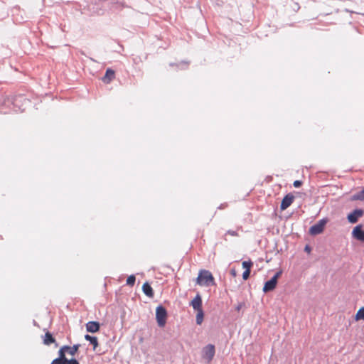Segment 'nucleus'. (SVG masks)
<instances>
[{"label": "nucleus", "mask_w": 364, "mask_h": 364, "mask_svg": "<svg viewBox=\"0 0 364 364\" xmlns=\"http://www.w3.org/2000/svg\"><path fill=\"white\" fill-rule=\"evenodd\" d=\"M196 283L200 286L209 287L215 284L214 277L208 270L202 269L199 272Z\"/></svg>", "instance_id": "nucleus-1"}, {"label": "nucleus", "mask_w": 364, "mask_h": 364, "mask_svg": "<svg viewBox=\"0 0 364 364\" xmlns=\"http://www.w3.org/2000/svg\"><path fill=\"white\" fill-rule=\"evenodd\" d=\"M167 311L166 309L159 305L156 309V318L159 326L164 327L166 322Z\"/></svg>", "instance_id": "nucleus-2"}, {"label": "nucleus", "mask_w": 364, "mask_h": 364, "mask_svg": "<svg viewBox=\"0 0 364 364\" xmlns=\"http://www.w3.org/2000/svg\"><path fill=\"white\" fill-rule=\"evenodd\" d=\"M282 272V270L278 271L270 280L265 282L264 287H263V291L264 292H268L270 291H272L275 289L277 284V279L281 276Z\"/></svg>", "instance_id": "nucleus-3"}, {"label": "nucleus", "mask_w": 364, "mask_h": 364, "mask_svg": "<svg viewBox=\"0 0 364 364\" xmlns=\"http://www.w3.org/2000/svg\"><path fill=\"white\" fill-rule=\"evenodd\" d=\"M215 346L212 344H208L202 350V358L207 363H210L213 360L215 355Z\"/></svg>", "instance_id": "nucleus-4"}, {"label": "nucleus", "mask_w": 364, "mask_h": 364, "mask_svg": "<svg viewBox=\"0 0 364 364\" xmlns=\"http://www.w3.org/2000/svg\"><path fill=\"white\" fill-rule=\"evenodd\" d=\"M328 220L326 218H323L320 220L318 223L313 225L309 228V233L311 235H316L321 233L323 231L324 227L327 223Z\"/></svg>", "instance_id": "nucleus-5"}, {"label": "nucleus", "mask_w": 364, "mask_h": 364, "mask_svg": "<svg viewBox=\"0 0 364 364\" xmlns=\"http://www.w3.org/2000/svg\"><path fill=\"white\" fill-rule=\"evenodd\" d=\"M363 210L361 209H355L350 214H348L347 218L350 223H355L358 218L363 216Z\"/></svg>", "instance_id": "nucleus-6"}, {"label": "nucleus", "mask_w": 364, "mask_h": 364, "mask_svg": "<svg viewBox=\"0 0 364 364\" xmlns=\"http://www.w3.org/2000/svg\"><path fill=\"white\" fill-rule=\"evenodd\" d=\"M294 200V196L291 193L286 195L282 200L280 208L284 210L289 207Z\"/></svg>", "instance_id": "nucleus-7"}, {"label": "nucleus", "mask_w": 364, "mask_h": 364, "mask_svg": "<svg viewBox=\"0 0 364 364\" xmlns=\"http://www.w3.org/2000/svg\"><path fill=\"white\" fill-rule=\"evenodd\" d=\"M352 235L358 240L364 242V230H362L361 225H358L354 228Z\"/></svg>", "instance_id": "nucleus-8"}, {"label": "nucleus", "mask_w": 364, "mask_h": 364, "mask_svg": "<svg viewBox=\"0 0 364 364\" xmlns=\"http://www.w3.org/2000/svg\"><path fill=\"white\" fill-rule=\"evenodd\" d=\"M191 306L194 310H202V299L199 294H197L195 298L191 301Z\"/></svg>", "instance_id": "nucleus-9"}, {"label": "nucleus", "mask_w": 364, "mask_h": 364, "mask_svg": "<svg viewBox=\"0 0 364 364\" xmlns=\"http://www.w3.org/2000/svg\"><path fill=\"white\" fill-rule=\"evenodd\" d=\"M100 326L97 321H89L86 323V330L90 333H96L100 330Z\"/></svg>", "instance_id": "nucleus-10"}, {"label": "nucleus", "mask_w": 364, "mask_h": 364, "mask_svg": "<svg viewBox=\"0 0 364 364\" xmlns=\"http://www.w3.org/2000/svg\"><path fill=\"white\" fill-rule=\"evenodd\" d=\"M115 77L114 71L110 68L106 70L105 75L102 78L105 83H109Z\"/></svg>", "instance_id": "nucleus-11"}, {"label": "nucleus", "mask_w": 364, "mask_h": 364, "mask_svg": "<svg viewBox=\"0 0 364 364\" xmlns=\"http://www.w3.org/2000/svg\"><path fill=\"white\" fill-rule=\"evenodd\" d=\"M143 292L149 297L154 296V291L152 287L147 283H144L142 286Z\"/></svg>", "instance_id": "nucleus-12"}, {"label": "nucleus", "mask_w": 364, "mask_h": 364, "mask_svg": "<svg viewBox=\"0 0 364 364\" xmlns=\"http://www.w3.org/2000/svg\"><path fill=\"white\" fill-rule=\"evenodd\" d=\"M53 343H55V340L53 337L52 334L50 332L46 333L43 338V343L46 346H49Z\"/></svg>", "instance_id": "nucleus-13"}, {"label": "nucleus", "mask_w": 364, "mask_h": 364, "mask_svg": "<svg viewBox=\"0 0 364 364\" xmlns=\"http://www.w3.org/2000/svg\"><path fill=\"white\" fill-rule=\"evenodd\" d=\"M85 339L88 341L92 345H93V348L95 349L98 346L97 338L95 336H92L88 334L85 336Z\"/></svg>", "instance_id": "nucleus-14"}, {"label": "nucleus", "mask_w": 364, "mask_h": 364, "mask_svg": "<svg viewBox=\"0 0 364 364\" xmlns=\"http://www.w3.org/2000/svg\"><path fill=\"white\" fill-rule=\"evenodd\" d=\"M66 348V351L71 355H75L78 350V348L80 347L79 344L74 345L73 346L70 347L68 346H64Z\"/></svg>", "instance_id": "nucleus-15"}, {"label": "nucleus", "mask_w": 364, "mask_h": 364, "mask_svg": "<svg viewBox=\"0 0 364 364\" xmlns=\"http://www.w3.org/2000/svg\"><path fill=\"white\" fill-rule=\"evenodd\" d=\"M65 352L66 351V348L65 346H63L58 351V355H59V357L57 358L56 359H60V360L61 361H63V362H66L68 358H66L65 357Z\"/></svg>", "instance_id": "nucleus-16"}, {"label": "nucleus", "mask_w": 364, "mask_h": 364, "mask_svg": "<svg viewBox=\"0 0 364 364\" xmlns=\"http://www.w3.org/2000/svg\"><path fill=\"white\" fill-rule=\"evenodd\" d=\"M355 321L363 320L364 321V307L360 308L355 314Z\"/></svg>", "instance_id": "nucleus-17"}, {"label": "nucleus", "mask_w": 364, "mask_h": 364, "mask_svg": "<svg viewBox=\"0 0 364 364\" xmlns=\"http://www.w3.org/2000/svg\"><path fill=\"white\" fill-rule=\"evenodd\" d=\"M203 316H204V314H203V309L197 311V315H196V323L197 324H198V325L201 324V323L203 322Z\"/></svg>", "instance_id": "nucleus-18"}, {"label": "nucleus", "mask_w": 364, "mask_h": 364, "mask_svg": "<svg viewBox=\"0 0 364 364\" xmlns=\"http://www.w3.org/2000/svg\"><path fill=\"white\" fill-rule=\"evenodd\" d=\"M124 6V4L122 1H117L116 3H112V9H121Z\"/></svg>", "instance_id": "nucleus-19"}, {"label": "nucleus", "mask_w": 364, "mask_h": 364, "mask_svg": "<svg viewBox=\"0 0 364 364\" xmlns=\"http://www.w3.org/2000/svg\"><path fill=\"white\" fill-rule=\"evenodd\" d=\"M135 281H136V277L134 275H130L128 277L127 279V284L129 285V286H134V284H135Z\"/></svg>", "instance_id": "nucleus-20"}, {"label": "nucleus", "mask_w": 364, "mask_h": 364, "mask_svg": "<svg viewBox=\"0 0 364 364\" xmlns=\"http://www.w3.org/2000/svg\"><path fill=\"white\" fill-rule=\"evenodd\" d=\"M242 264V267L244 269H250V268L253 265V263L251 260H248V261H243Z\"/></svg>", "instance_id": "nucleus-21"}, {"label": "nucleus", "mask_w": 364, "mask_h": 364, "mask_svg": "<svg viewBox=\"0 0 364 364\" xmlns=\"http://www.w3.org/2000/svg\"><path fill=\"white\" fill-rule=\"evenodd\" d=\"M250 274V269H245L242 274L243 279L246 280L249 278Z\"/></svg>", "instance_id": "nucleus-22"}, {"label": "nucleus", "mask_w": 364, "mask_h": 364, "mask_svg": "<svg viewBox=\"0 0 364 364\" xmlns=\"http://www.w3.org/2000/svg\"><path fill=\"white\" fill-rule=\"evenodd\" d=\"M356 199L358 200H364V189L362 190L355 197Z\"/></svg>", "instance_id": "nucleus-23"}, {"label": "nucleus", "mask_w": 364, "mask_h": 364, "mask_svg": "<svg viewBox=\"0 0 364 364\" xmlns=\"http://www.w3.org/2000/svg\"><path fill=\"white\" fill-rule=\"evenodd\" d=\"M65 364H80L79 362L76 360V359H70V360H67V361L65 362Z\"/></svg>", "instance_id": "nucleus-24"}, {"label": "nucleus", "mask_w": 364, "mask_h": 364, "mask_svg": "<svg viewBox=\"0 0 364 364\" xmlns=\"http://www.w3.org/2000/svg\"><path fill=\"white\" fill-rule=\"evenodd\" d=\"M227 234L231 235V236H237V232L235 230H229L227 231Z\"/></svg>", "instance_id": "nucleus-25"}, {"label": "nucleus", "mask_w": 364, "mask_h": 364, "mask_svg": "<svg viewBox=\"0 0 364 364\" xmlns=\"http://www.w3.org/2000/svg\"><path fill=\"white\" fill-rule=\"evenodd\" d=\"M51 364H65V362L60 360V359H54Z\"/></svg>", "instance_id": "nucleus-26"}, {"label": "nucleus", "mask_w": 364, "mask_h": 364, "mask_svg": "<svg viewBox=\"0 0 364 364\" xmlns=\"http://www.w3.org/2000/svg\"><path fill=\"white\" fill-rule=\"evenodd\" d=\"M302 182L301 181H295L293 183L295 188H299L301 186Z\"/></svg>", "instance_id": "nucleus-27"}, {"label": "nucleus", "mask_w": 364, "mask_h": 364, "mask_svg": "<svg viewBox=\"0 0 364 364\" xmlns=\"http://www.w3.org/2000/svg\"><path fill=\"white\" fill-rule=\"evenodd\" d=\"M304 250H305V252L309 253L311 252V249L309 245H306Z\"/></svg>", "instance_id": "nucleus-28"}, {"label": "nucleus", "mask_w": 364, "mask_h": 364, "mask_svg": "<svg viewBox=\"0 0 364 364\" xmlns=\"http://www.w3.org/2000/svg\"><path fill=\"white\" fill-rule=\"evenodd\" d=\"M230 274H231L233 277H235V276H236V271H235V269H232L230 270Z\"/></svg>", "instance_id": "nucleus-29"}]
</instances>
